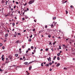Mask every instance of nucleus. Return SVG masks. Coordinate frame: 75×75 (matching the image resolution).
<instances>
[{
    "label": "nucleus",
    "instance_id": "44",
    "mask_svg": "<svg viewBox=\"0 0 75 75\" xmlns=\"http://www.w3.org/2000/svg\"><path fill=\"white\" fill-rule=\"evenodd\" d=\"M20 60H22V59H23V58H20Z\"/></svg>",
    "mask_w": 75,
    "mask_h": 75
},
{
    "label": "nucleus",
    "instance_id": "16",
    "mask_svg": "<svg viewBox=\"0 0 75 75\" xmlns=\"http://www.w3.org/2000/svg\"><path fill=\"white\" fill-rule=\"evenodd\" d=\"M66 14H68V11H67V10H66Z\"/></svg>",
    "mask_w": 75,
    "mask_h": 75
},
{
    "label": "nucleus",
    "instance_id": "40",
    "mask_svg": "<svg viewBox=\"0 0 75 75\" xmlns=\"http://www.w3.org/2000/svg\"><path fill=\"white\" fill-rule=\"evenodd\" d=\"M70 7H71V8H72V7H73V6H72V5Z\"/></svg>",
    "mask_w": 75,
    "mask_h": 75
},
{
    "label": "nucleus",
    "instance_id": "36",
    "mask_svg": "<svg viewBox=\"0 0 75 75\" xmlns=\"http://www.w3.org/2000/svg\"><path fill=\"white\" fill-rule=\"evenodd\" d=\"M64 69H66V70H67V68H65V67H64Z\"/></svg>",
    "mask_w": 75,
    "mask_h": 75
},
{
    "label": "nucleus",
    "instance_id": "37",
    "mask_svg": "<svg viewBox=\"0 0 75 75\" xmlns=\"http://www.w3.org/2000/svg\"><path fill=\"white\" fill-rule=\"evenodd\" d=\"M22 48H24V45H23L22 46Z\"/></svg>",
    "mask_w": 75,
    "mask_h": 75
},
{
    "label": "nucleus",
    "instance_id": "14",
    "mask_svg": "<svg viewBox=\"0 0 75 75\" xmlns=\"http://www.w3.org/2000/svg\"><path fill=\"white\" fill-rule=\"evenodd\" d=\"M57 60H59V57H58L57 58Z\"/></svg>",
    "mask_w": 75,
    "mask_h": 75
},
{
    "label": "nucleus",
    "instance_id": "53",
    "mask_svg": "<svg viewBox=\"0 0 75 75\" xmlns=\"http://www.w3.org/2000/svg\"><path fill=\"white\" fill-rule=\"evenodd\" d=\"M61 52H62V51H60L59 54H61Z\"/></svg>",
    "mask_w": 75,
    "mask_h": 75
},
{
    "label": "nucleus",
    "instance_id": "2",
    "mask_svg": "<svg viewBox=\"0 0 75 75\" xmlns=\"http://www.w3.org/2000/svg\"><path fill=\"white\" fill-rule=\"evenodd\" d=\"M9 58H10V59L11 60V59H12V58H13V56H11L10 57V56H9Z\"/></svg>",
    "mask_w": 75,
    "mask_h": 75
},
{
    "label": "nucleus",
    "instance_id": "58",
    "mask_svg": "<svg viewBox=\"0 0 75 75\" xmlns=\"http://www.w3.org/2000/svg\"><path fill=\"white\" fill-rule=\"evenodd\" d=\"M9 16V15H8V14L7 15H6V16Z\"/></svg>",
    "mask_w": 75,
    "mask_h": 75
},
{
    "label": "nucleus",
    "instance_id": "59",
    "mask_svg": "<svg viewBox=\"0 0 75 75\" xmlns=\"http://www.w3.org/2000/svg\"><path fill=\"white\" fill-rule=\"evenodd\" d=\"M35 29H34L33 30V31H35Z\"/></svg>",
    "mask_w": 75,
    "mask_h": 75
},
{
    "label": "nucleus",
    "instance_id": "24",
    "mask_svg": "<svg viewBox=\"0 0 75 75\" xmlns=\"http://www.w3.org/2000/svg\"><path fill=\"white\" fill-rule=\"evenodd\" d=\"M5 48V47H4V46H3L2 47V49L3 50H4V49Z\"/></svg>",
    "mask_w": 75,
    "mask_h": 75
},
{
    "label": "nucleus",
    "instance_id": "57",
    "mask_svg": "<svg viewBox=\"0 0 75 75\" xmlns=\"http://www.w3.org/2000/svg\"><path fill=\"white\" fill-rule=\"evenodd\" d=\"M55 43H53V45H55Z\"/></svg>",
    "mask_w": 75,
    "mask_h": 75
},
{
    "label": "nucleus",
    "instance_id": "41",
    "mask_svg": "<svg viewBox=\"0 0 75 75\" xmlns=\"http://www.w3.org/2000/svg\"><path fill=\"white\" fill-rule=\"evenodd\" d=\"M29 54H26V56H27V57H28V56H29Z\"/></svg>",
    "mask_w": 75,
    "mask_h": 75
},
{
    "label": "nucleus",
    "instance_id": "25",
    "mask_svg": "<svg viewBox=\"0 0 75 75\" xmlns=\"http://www.w3.org/2000/svg\"><path fill=\"white\" fill-rule=\"evenodd\" d=\"M41 66H42V67H43L44 66V65H43V63H42L41 64Z\"/></svg>",
    "mask_w": 75,
    "mask_h": 75
},
{
    "label": "nucleus",
    "instance_id": "15",
    "mask_svg": "<svg viewBox=\"0 0 75 75\" xmlns=\"http://www.w3.org/2000/svg\"><path fill=\"white\" fill-rule=\"evenodd\" d=\"M49 64L50 65H52V63L50 62L49 63Z\"/></svg>",
    "mask_w": 75,
    "mask_h": 75
},
{
    "label": "nucleus",
    "instance_id": "12",
    "mask_svg": "<svg viewBox=\"0 0 75 75\" xmlns=\"http://www.w3.org/2000/svg\"><path fill=\"white\" fill-rule=\"evenodd\" d=\"M54 27V25L53 24H52L51 25V28H53V27Z\"/></svg>",
    "mask_w": 75,
    "mask_h": 75
},
{
    "label": "nucleus",
    "instance_id": "62",
    "mask_svg": "<svg viewBox=\"0 0 75 75\" xmlns=\"http://www.w3.org/2000/svg\"><path fill=\"white\" fill-rule=\"evenodd\" d=\"M21 48H20V49H19V51H21Z\"/></svg>",
    "mask_w": 75,
    "mask_h": 75
},
{
    "label": "nucleus",
    "instance_id": "61",
    "mask_svg": "<svg viewBox=\"0 0 75 75\" xmlns=\"http://www.w3.org/2000/svg\"><path fill=\"white\" fill-rule=\"evenodd\" d=\"M15 1H14V0L13 1V3H14Z\"/></svg>",
    "mask_w": 75,
    "mask_h": 75
},
{
    "label": "nucleus",
    "instance_id": "50",
    "mask_svg": "<svg viewBox=\"0 0 75 75\" xmlns=\"http://www.w3.org/2000/svg\"><path fill=\"white\" fill-rule=\"evenodd\" d=\"M54 61H52V64H54Z\"/></svg>",
    "mask_w": 75,
    "mask_h": 75
},
{
    "label": "nucleus",
    "instance_id": "32",
    "mask_svg": "<svg viewBox=\"0 0 75 75\" xmlns=\"http://www.w3.org/2000/svg\"><path fill=\"white\" fill-rule=\"evenodd\" d=\"M59 49H61V46H59Z\"/></svg>",
    "mask_w": 75,
    "mask_h": 75
},
{
    "label": "nucleus",
    "instance_id": "6",
    "mask_svg": "<svg viewBox=\"0 0 75 75\" xmlns=\"http://www.w3.org/2000/svg\"><path fill=\"white\" fill-rule=\"evenodd\" d=\"M25 19H27L28 18V17H27V16H25Z\"/></svg>",
    "mask_w": 75,
    "mask_h": 75
},
{
    "label": "nucleus",
    "instance_id": "10",
    "mask_svg": "<svg viewBox=\"0 0 75 75\" xmlns=\"http://www.w3.org/2000/svg\"><path fill=\"white\" fill-rule=\"evenodd\" d=\"M45 66H46V67H49V64H47L45 65Z\"/></svg>",
    "mask_w": 75,
    "mask_h": 75
},
{
    "label": "nucleus",
    "instance_id": "55",
    "mask_svg": "<svg viewBox=\"0 0 75 75\" xmlns=\"http://www.w3.org/2000/svg\"><path fill=\"white\" fill-rule=\"evenodd\" d=\"M62 45L64 47H65V45Z\"/></svg>",
    "mask_w": 75,
    "mask_h": 75
},
{
    "label": "nucleus",
    "instance_id": "23",
    "mask_svg": "<svg viewBox=\"0 0 75 75\" xmlns=\"http://www.w3.org/2000/svg\"><path fill=\"white\" fill-rule=\"evenodd\" d=\"M64 1H62V4H64V3H64Z\"/></svg>",
    "mask_w": 75,
    "mask_h": 75
},
{
    "label": "nucleus",
    "instance_id": "42",
    "mask_svg": "<svg viewBox=\"0 0 75 75\" xmlns=\"http://www.w3.org/2000/svg\"><path fill=\"white\" fill-rule=\"evenodd\" d=\"M42 31H39V33H42Z\"/></svg>",
    "mask_w": 75,
    "mask_h": 75
},
{
    "label": "nucleus",
    "instance_id": "27",
    "mask_svg": "<svg viewBox=\"0 0 75 75\" xmlns=\"http://www.w3.org/2000/svg\"><path fill=\"white\" fill-rule=\"evenodd\" d=\"M51 36L50 35H48V37H49V38H50V37H51Z\"/></svg>",
    "mask_w": 75,
    "mask_h": 75
},
{
    "label": "nucleus",
    "instance_id": "8",
    "mask_svg": "<svg viewBox=\"0 0 75 75\" xmlns=\"http://www.w3.org/2000/svg\"><path fill=\"white\" fill-rule=\"evenodd\" d=\"M20 42V41L19 40H18L16 41V42L17 44L18 43V42Z\"/></svg>",
    "mask_w": 75,
    "mask_h": 75
},
{
    "label": "nucleus",
    "instance_id": "30",
    "mask_svg": "<svg viewBox=\"0 0 75 75\" xmlns=\"http://www.w3.org/2000/svg\"><path fill=\"white\" fill-rule=\"evenodd\" d=\"M32 37H33V35H31V36H30V38H32Z\"/></svg>",
    "mask_w": 75,
    "mask_h": 75
},
{
    "label": "nucleus",
    "instance_id": "56",
    "mask_svg": "<svg viewBox=\"0 0 75 75\" xmlns=\"http://www.w3.org/2000/svg\"><path fill=\"white\" fill-rule=\"evenodd\" d=\"M50 71H52V69H50Z\"/></svg>",
    "mask_w": 75,
    "mask_h": 75
},
{
    "label": "nucleus",
    "instance_id": "18",
    "mask_svg": "<svg viewBox=\"0 0 75 75\" xmlns=\"http://www.w3.org/2000/svg\"><path fill=\"white\" fill-rule=\"evenodd\" d=\"M5 37H7V36H8V33H7L5 35Z\"/></svg>",
    "mask_w": 75,
    "mask_h": 75
},
{
    "label": "nucleus",
    "instance_id": "21",
    "mask_svg": "<svg viewBox=\"0 0 75 75\" xmlns=\"http://www.w3.org/2000/svg\"><path fill=\"white\" fill-rule=\"evenodd\" d=\"M12 25L13 26H14V25H15V23H13Z\"/></svg>",
    "mask_w": 75,
    "mask_h": 75
},
{
    "label": "nucleus",
    "instance_id": "22",
    "mask_svg": "<svg viewBox=\"0 0 75 75\" xmlns=\"http://www.w3.org/2000/svg\"><path fill=\"white\" fill-rule=\"evenodd\" d=\"M64 47H65V49L67 48H68L67 46H64Z\"/></svg>",
    "mask_w": 75,
    "mask_h": 75
},
{
    "label": "nucleus",
    "instance_id": "51",
    "mask_svg": "<svg viewBox=\"0 0 75 75\" xmlns=\"http://www.w3.org/2000/svg\"><path fill=\"white\" fill-rule=\"evenodd\" d=\"M25 13V11H24V12H23V16H24V14Z\"/></svg>",
    "mask_w": 75,
    "mask_h": 75
},
{
    "label": "nucleus",
    "instance_id": "49",
    "mask_svg": "<svg viewBox=\"0 0 75 75\" xmlns=\"http://www.w3.org/2000/svg\"><path fill=\"white\" fill-rule=\"evenodd\" d=\"M50 45H52V44L51 43H50Z\"/></svg>",
    "mask_w": 75,
    "mask_h": 75
},
{
    "label": "nucleus",
    "instance_id": "52",
    "mask_svg": "<svg viewBox=\"0 0 75 75\" xmlns=\"http://www.w3.org/2000/svg\"><path fill=\"white\" fill-rule=\"evenodd\" d=\"M28 50L26 51V53H28Z\"/></svg>",
    "mask_w": 75,
    "mask_h": 75
},
{
    "label": "nucleus",
    "instance_id": "9",
    "mask_svg": "<svg viewBox=\"0 0 75 75\" xmlns=\"http://www.w3.org/2000/svg\"><path fill=\"white\" fill-rule=\"evenodd\" d=\"M29 41H30V42H31V38H30L28 40Z\"/></svg>",
    "mask_w": 75,
    "mask_h": 75
},
{
    "label": "nucleus",
    "instance_id": "33",
    "mask_svg": "<svg viewBox=\"0 0 75 75\" xmlns=\"http://www.w3.org/2000/svg\"><path fill=\"white\" fill-rule=\"evenodd\" d=\"M7 3H8V1H6V5H7Z\"/></svg>",
    "mask_w": 75,
    "mask_h": 75
},
{
    "label": "nucleus",
    "instance_id": "38",
    "mask_svg": "<svg viewBox=\"0 0 75 75\" xmlns=\"http://www.w3.org/2000/svg\"><path fill=\"white\" fill-rule=\"evenodd\" d=\"M56 18V17H54L53 18V20H54Z\"/></svg>",
    "mask_w": 75,
    "mask_h": 75
},
{
    "label": "nucleus",
    "instance_id": "47",
    "mask_svg": "<svg viewBox=\"0 0 75 75\" xmlns=\"http://www.w3.org/2000/svg\"><path fill=\"white\" fill-rule=\"evenodd\" d=\"M45 28H47V25H46L45 26Z\"/></svg>",
    "mask_w": 75,
    "mask_h": 75
},
{
    "label": "nucleus",
    "instance_id": "45",
    "mask_svg": "<svg viewBox=\"0 0 75 75\" xmlns=\"http://www.w3.org/2000/svg\"><path fill=\"white\" fill-rule=\"evenodd\" d=\"M51 50H52V51H54V49H53V48H52L51 49Z\"/></svg>",
    "mask_w": 75,
    "mask_h": 75
},
{
    "label": "nucleus",
    "instance_id": "48",
    "mask_svg": "<svg viewBox=\"0 0 75 75\" xmlns=\"http://www.w3.org/2000/svg\"><path fill=\"white\" fill-rule=\"evenodd\" d=\"M68 1H67V0L66 1H65L64 2V3H67V2Z\"/></svg>",
    "mask_w": 75,
    "mask_h": 75
},
{
    "label": "nucleus",
    "instance_id": "60",
    "mask_svg": "<svg viewBox=\"0 0 75 75\" xmlns=\"http://www.w3.org/2000/svg\"><path fill=\"white\" fill-rule=\"evenodd\" d=\"M49 58L50 59H51V57H49Z\"/></svg>",
    "mask_w": 75,
    "mask_h": 75
},
{
    "label": "nucleus",
    "instance_id": "43",
    "mask_svg": "<svg viewBox=\"0 0 75 75\" xmlns=\"http://www.w3.org/2000/svg\"><path fill=\"white\" fill-rule=\"evenodd\" d=\"M30 50H31V49L30 48H28V51H30Z\"/></svg>",
    "mask_w": 75,
    "mask_h": 75
},
{
    "label": "nucleus",
    "instance_id": "28",
    "mask_svg": "<svg viewBox=\"0 0 75 75\" xmlns=\"http://www.w3.org/2000/svg\"><path fill=\"white\" fill-rule=\"evenodd\" d=\"M4 55H2L1 58H4Z\"/></svg>",
    "mask_w": 75,
    "mask_h": 75
},
{
    "label": "nucleus",
    "instance_id": "39",
    "mask_svg": "<svg viewBox=\"0 0 75 75\" xmlns=\"http://www.w3.org/2000/svg\"><path fill=\"white\" fill-rule=\"evenodd\" d=\"M2 46V44L1 43L0 44V47H1Z\"/></svg>",
    "mask_w": 75,
    "mask_h": 75
},
{
    "label": "nucleus",
    "instance_id": "19",
    "mask_svg": "<svg viewBox=\"0 0 75 75\" xmlns=\"http://www.w3.org/2000/svg\"><path fill=\"white\" fill-rule=\"evenodd\" d=\"M45 51H48V48H46L45 49Z\"/></svg>",
    "mask_w": 75,
    "mask_h": 75
},
{
    "label": "nucleus",
    "instance_id": "4",
    "mask_svg": "<svg viewBox=\"0 0 75 75\" xmlns=\"http://www.w3.org/2000/svg\"><path fill=\"white\" fill-rule=\"evenodd\" d=\"M31 68H32V66H30L29 67V70H31Z\"/></svg>",
    "mask_w": 75,
    "mask_h": 75
},
{
    "label": "nucleus",
    "instance_id": "64",
    "mask_svg": "<svg viewBox=\"0 0 75 75\" xmlns=\"http://www.w3.org/2000/svg\"><path fill=\"white\" fill-rule=\"evenodd\" d=\"M12 31H14V29H13Z\"/></svg>",
    "mask_w": 75,
    "mask_h": 75
},
{
    "label": "nucleus",
    "instance_id": "54",
    "mask_svg": "<svg viewBox=\"0 0 75 75\" xmlns=\"http://www.w3.org/2000/svg\"><path fill=\"white\" fill-rule=\"evenodd\" d=\"M13 12L11 14V16H13Z\"/></svg>",
    "mask_w": 75,
    "mask_h": 75
},
{
    "label": "nucleus",
    "instance_id": "20",
    "mask_svg": "<svg viewBox=\"0 0 75 75\" xmlns=\"http://www.w3.org/2000/svg\"><path fill=\"white\" fill-rule=\"evenodd\" d=\"M24 64L25 65H27V64H28V62H25Z\"/></svg>",
    "mask_w": 75,
    "mask_h": 75
},
{
    "label": "nucleus",
    "instance_id": "11",
    "mask_svg": "<svg viewBox=\"0 0 75 75\" xmlns=\"http://www.w3.org/2000/svg\"><path fill=\"white\" fill-rule=\"evenodd\" d=\"M2 3H3H3H4V0H2Z\"/></svg>",
    "mask_w": 75,
    "mask_h": 75
},
{
    "label": "nucleus",
    "instance_id": "31",
    "mask_svg": "<svg viewBox=\"0 0 75 75\" xmlns=\"http://www.w3.org/2000/svg\"><path fill=\"white\" fill-rule=\"evenodd\" d=\"M16 3L17 4H18V2H16Z\"/></svg>",
    "mask_w": 75,
    "mask_h": 75
},
{
    "label": "nucleus",
    "instance_id": "34",
    "mask_svg": "<svg viewBox=\"0 0 75 75\" xmlns=\"http://www.w3.org/2000/svg\"><path fill=\"white\" fill-rule=\"evenodd\" d=\"M31 48H32V49H33V48H34V47H33V46H31Z\"/></svg>",
    "mask_w": 75,
    "mask_h": 75
},
{
    "label": "nucleus",
    "instance_id": "29",
    "mask_svg": "<svg viewBox=\"0 0 75 75\" xmlns=\"http://www.w3.org/2000/svg\"><path fill=\"white\" fill-rule=\"evenodd\" d=\"M5 63H6V64H7V63H8V61H6L5 62Z\"/></svg>",
    "mask_w": 75,
    "mask_h": 75
},
{
    "label": "nucleus",
    "instance_id": "1",
    "mask_svg": "<svg viewBox=\"0 0 75 75\" xmlns=\"http://www.w3.org/2000/svg\"><path fill=\"white\" fill-rule=\"evenodd\" d=\"M34 2V0H30L28 2L29 4H31Z\"/></svg>",
    "mask_w": 75,
    "mask_h": 75
},
{
    "label": "nucleus",
    "instance_id": "5",
    "mask_svg": "<svg viewBox=\"0 0 75 75\" xmlns=\"http://www.w3.org/2000/svg\"><path fill=\"white\" fill-rule=\"evenodd\" d=\"M15 55V57H18V54H16Z\"/></svg>",
    "mask_w": 75,
    "mask_h": 75
},
{
    "label": "nucleus",
    "instance_id": "46",
    "mask_svg": "<svg viewBox=\"0 0 75 75\" xmlns=\"http://www.w3.org/2000/svg\"><path fill=\"white\" fill-rule=\"evenodd\" d=\"M22 20H25V18H22Z\"/></svg>",
    "mask_w": 75,
    "mask_h": 75
},
{
    "label": "nucleus",
    "instance_id": "26",
    "mask_svg": "<svg viewBox=\"0 0 75 75\" xmlns=\"http://www.w3.org/2000/svg\"><path fill=\"white\" fill-rule=\"evenodd\" d=\"M57 56H59L60 55V54L59 53H58L57 54Z\"/></svg>",
    "mask_w": 75,
    "mask_h": 75
},
{
    "label": "nucleus",
    "instance_id": "63",
    "mask_svg": "<svg viewBox=\"0 0 75 75\" xmlns=\"http://www.w3.org/2000/svg\"><path fill=\"white\" fill-rule=\"evenodd\" d=\"M27 10L28 11L29 10V9H28V8H27Z\"/></svg>",
    "mask_w": 75,
    "mask_h": 75
},
{
    "label": "nucleus",
    "instance_id": "35",
    "mask_svg": "<svg viewBox=\"0 0 75 75\" xmlns=\"http://www.w3.org/2000/svg\"><path fill=\"white\" fill-rule=\"evenodd\" d=\"M16 6H14L13 8L15 9L16 8Z\"/></svg>",
    "mask_w": 75,
    "mask_h": 75
},
{
    "label": "nucleus",
    "instance_id": "13",
    "mask_svg": "<svg viewBox=\"0 0 75 75\" xmlns=\"http://www.w3.org/2000/svg\"><path fill=\"white\" fill-rule=\"evenodd\" d=\"M47 59L48 61H50H50H51L50 59H49V58H47Z\"/></svg>",
    "mask_w": 75,
    "mask_h": 75
},
{
    "label": "nucleus",
    "instance_id": "7",
    "mask_svg": "<svg viewBox=\"0 0 75 75\" xmlns=\"http://www.w3.org/2000/svg\"><path fill=\"white\" fill-rule=\"evenodd\" d=\"M26 72L27 73V75H29V74H30V73H28V71H26Z\"/></svg>",
    "mask_w": 75,
    "mask_h": 75
},
{
    "label": "nucleus",
    "instance_id": "17",
    "mask_svg": "<svg viewBox=\"0 0 75 75\" xmlns=\"http://www.w3.org/2000/svg\"><path fill=\"white\" fill-rule=\"evenodd\" d=\"M2 60L3 61H4V58H2Z\"/></svg>",
    "mask_w": 75,
    "mask_h": 75
},
{
    "label": "nucleus",
    "instance_id": "3",
    "mask_svg": "<svg viewBox=\"0 0 75 75\" xmlns=\"http://www.w3.org/2000/svg\"><path fill=\"white\" fill-rule=\"evenodd\" d=\"M59 65H60V64L59 63H58L56 65V67H59Z\"/></svg>",
    "mask_w": 75,
    "mask_h": 75
}]
</instances>
